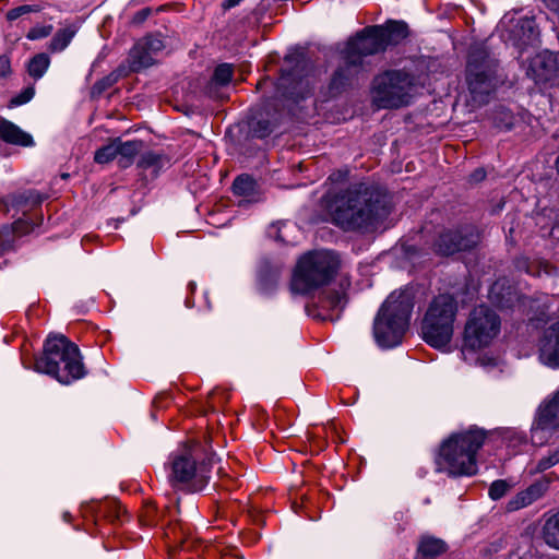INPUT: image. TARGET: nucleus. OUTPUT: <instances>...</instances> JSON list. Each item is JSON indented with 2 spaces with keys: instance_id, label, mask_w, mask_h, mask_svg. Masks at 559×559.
<instances>
[{
  "instance_id": "24",
  "label": "nucleus",
  "mask_w": 559,
  "mask_h": 559,
  "mask_svg": "<svg viewBox=\"0 0 559 559\" xmlns=\"http://www.w3.org/2000/svg\"><path fill=\"white\" fill-rule=\"evenodd\" d=\"M546 489L547 485L543 483H535L531 485L528 488L519 492L508 502L507 510L516 511L532 504L544 495Z\"/></svg>"
},
{
  "instance_id": "28",
  "label": "nucleus",
  "mask_w": 559,
  "mask_h": 559,
  "mask_svg": "<svg viewBox=\"0 0 559 559\" xmlns=\"http://www.w3.org/2000/svg\"><path fill=\"white\" fill-rule=\"evenodd\" d=\"M75 33L76 29L73 26H67L58 29L48 43V50L50 52H60L64 50L75 36Z\"/></svg>"
},
{
  "instance_id": "11",
  "label": "nucleus",
  "mask_w": 559,
  "mask_h": 559,
  "mask_svg": "<svg viewBox=\"0 0 559 559\" xmlns=\"http://www.w3.org/2000/svg\"><path fill=\"white\" fill-rule=\"evenodd\" d=\"M480 239L481 236L477 227L465 225L440 234L435 243V251L441 255H451L474 249Z\"/></svg>"
},
{
  "instance_id": "2",
  "label": "nucleus",
  "mask_w": 559,
  "mask_h": 559,
  "mask_svg": "<svg viewBox=\"0 0 559 559\" xmlns=\"http://www.w3.org/2000/svg\"><path fill=\"white\" fill-rule=\"evenodd\" d=\"M486 437V431L476 427L449 436L439 448L437 471L454 477L475 475L478 469L476 455Z\"/></svg>"
},
{
  "instance_id": "31",
  "label": "nucleus",
  "mask_w": 559,
  "mask_h": 559,
  "mask_svg": "<svg viewBox=\"0 0 559 559\" xmlns=\"http://www.w3.org/2000/svg\"><path fill=\"white\" fill-rule=\"evenodd\" d=\"M45 199V195L35 190H27L14 195V205L23 211L29 210L39 205Z\"/></svg>"
},
{
  "instance_id": "5",
  "label": "nucleus",
  "mask_w": 559,
  "mask_h": 559,
  "mask_svg": "<svg viewBox=\"0 0 559 559\" xmlns=\"http://www.w3.org/2000/svg\"><path fill=\"white\" fill-rule=\"evenodd\" d=\"M413 299L407 292H393L380 308L373 323V334L381 347H394L402 342L408 328Z\"/></svg>"
},
{
  "instance_id": "7",
  "label": "nucleus",
  "mask_w": 559,
  "mask_h": 559,
  "mask_svg": "<svg viewBox=\"0 0 559 559\" xmlns=\"http://www.w3.org/2000/svg\"><path fill=\"white\" fill-rule=\"evenodd\" d=\"M457 312V302L453 296L441 294L429 304L421 321V335L430 346L443 349L453 335V325Z\"/></svg>"
},
{
  "instance_id": "45",
  "label": "nucleus",
  "mask_w": 559,
  "mask_h": 559,
  "mask_svg": "<svg viewBox=\"0 0 559 559\" xmlns=\"http://www.w3.org/2000/svg\"><path fill=\"white\" fill-rule=\"evenodd\" d=\"M486 177V173L484 169L479 168V169H476L472 175H471V180L474 181V182H479L481 180H484Z\"/></svg>"
},
{
  "instance_id": "48",
  "label": "nucleus",
  "mask_w": 559,
  "mask_h": 559,
  "mask_svg": "<svg viewBox=\"0 0 559 559\" xmlns=\"http://www.w3.org/2000/svg\"><path fill=\"white\" fill-rule=\"evenodd\" d=\"M544 2L550 10L559 12V0H544Z\"/></svg>"
},
{
  "instance_id": "33",
  "label": "nucleus",
  "mask_w": 559,
  "mask_h": 559,
  "mask_svg": "<svg viewBox=\"0 0 559 559\" xmlns=\"http://www.w3.org/2000/svg\"><path fill=\"white\" fill-rule=\"evenodd\" d=\"M492 119L495 126L502 130H511L518 122V118L504 107L497 109Z\"/></svg>"
},
{
  "instance_id": "46",
  "label": "nucleus",
  "mask_w": 559,
  "mask_h": 559,
  "mask_svg": "<svg viewBox=\"0 0 559 559\" xmlns=\"http://www.w3.org/2000/svg\"><path fill=\"white\" fill-rule=\"evenodd\" d=\"M3 237L4 235L0 236V253L12 248L11 241L9 239H4Z\"/></svg>"
},
{
  "instance_id": "26",
  "label": "nucleus",
  "mask_w": 559,
  "mask_h": 559,
  "mask_svg": "<svg viewBox=\"0 0 559 559\" xmlns=\"http://www.w3.org/2000/svg\"><path fill=\"white\" fill-rule=\"evenodd\" d=\"M382 33L384 38V47L386 48L389 45H396L401 40L407 37L408 27L404 22H392L388 24L385 27L379 26V31Z\"/></svg>"
},
{
  "instance_id": "16",
  "label": "nucleus",
  "mask_w": 559,
  "mask_h": 559,
  "mask_svg": "<svg viewBox=\"0 0 559 559\" xmlns=\"http://www.w3.org/2000/svg\"><path fill=\"white\" fill-rule=\"evenodd\" d=\"M511 23L509 39L515 47L523 50L537 44L539 32L534 19L520 17L515 21L512 20Z\"/></svg>"
},
{
  "instance_id": "9",
  "label": "nucleus",
  "mask_w": 559,
  "mask_h": 559,
  "mask_svg": "<svg viewBox=\"0 0 559 559\" xmlns=\"http://www.w3.org/2000/svg\"><path fill=\"white\" fill-rule=\"evenodd\" d=\"M500 331L498 314L487 306L473 309L465 324L464 344L472 349L488 346Z\"/></svg>"
},
{
  "instance_id": "51",
  "label": "nucleus",
  "mask_w": 559,
  "mask_h": 559,
  "mask_svg": "<svg viewBox=\"0 0 559 559\" xmlns=\"http://www.w3.org/2000/svg\"><path fill=\"white\" fill-rule=\"evenodd\" d=\"M68 177H69V175H68V174H62V178H63V179H66V178H68Z\"/></svg>"
},
{
  "instance_id": "10",
  "label": "nucleus",
  "mask_w": 559,
  "mask_h": 559,
  "mask_svg": "<svg viewBox=\"0 0 559 559\" xmlns=\"http://www.w3.org/2000/svg\"><path fill=\"white\" fill-rule=\"evenodd\" d=\"M207 473L209 467L205 462L198 467L191 455L182 454L176 456L171 463L169 481L175 489L200 491L207 484Z\"/></svg>"
},
{
  "instance_id": "29",
  "label": "nucleus",
  "mask_w": 559,
  "mask_h": 559,
  "mask_svg": "<svg viewBox=\"0 0 559 559\" xmlns=\"http://www.w3.org/2000/svg\"><path fill=\"white\" fill-rule=\"evenodd\" d=\"M543 538L548 546L559 549V512L545 522Z\"/></svg>"
},
{
  "instance_id": "12",
  "label": "nucleus",
  "mask_w": 559,
  "mask_h": 559,
  "mask_svg": "<svg viewBox=\"0 0 559 559\" xmlns=\"http://www.w3.org/2000/svg\"><path fill=\"white\" fill-rule=\"evenodd\" d=\"M379 26H369L348 39L343 53L354 64L362 66V58L385 50L384 38Z\"/></svg>"
},
{
  "instance_id": "34",
  "label": "nucleus",
  "mask_w": 559,
  "mask_h": 559,
  "mask_svg": "<svg viewBox=\"0 0 559 559\" xmlns=\"http://www.w3.org/2000/svg\"><path fill=\"white\" fill-rule=\"evenodd\" d=\"M117 143L116 139H114L107 145L102 146L95 152L94 160L97 164H107L117 158Z\"/></svg>"
},
{
  "instance_id": "35",
  "label": "nucleus",
  "mask_w": 559,
  "mask_h": 559,
  "mask_svg": "<svg viewBox=\"0 0 559 559\" xmlns=\"http://www.w3.org/2000/svg\"><path fill=\"white\" fill-rule=\"evenodd\" d=\"M231 78L233 67L228 63L219 64L213 73V82L221 86L228 84Z\"/></svg>"
},
{
  "instance_id": "17",
  "label": "nucleus",
  "mask_w": 559,
  "mask_h": 559,
  "mask_svg": "<svg viewBox=\"0 0 559 559\" xmlns=\"http://www.w3.org/2000/svg\"><path fill=\"white\" fill-rule=\"evenodd\" d=\"M338 286L340 289L324 290L319 297V307L322 310H330L333 312L328 317L332 321L340 318L341 312L347 305L348 297L346 290L350 286L349 278L342 277L340 280Z\"/></svg>"
},
{
  "instance_id": "27",
  "label": "nucleus",
  "mask_w": 559,
  "mask_h": 559,
  "mask_svg": "<svg viewBox=\"0 0 559 559\" xmlns=\"http://www.w3.org/2000/svg\"><path fill=\"white\" fill-rule=\"evenodd\" d=\"M169 163L170 159L164 154L146 152L140 157L138 167L143 170L152 169L153 176H157L159 170L169 166Z\"/></svg>"
},
{
  "instance_id": "44",
  "label": "nucleus",
  "mask_w": 559,
  "mask_h": 559,
  "mask_svg": "<svg viewBox=\"0 0 559 559\" xmlns=\"http://www.w3.org/2000/svg\"><path fill=\"white\" fill-rule=\"evenodd\" d=\"M10 72V62L5 56H0V76H5Z\"/></svg>"
},
{
  "instance_id": "4",
  "label": "nucleus",
  "mask_w": 559,
  "mask_h": 559,
  "mask_svg": "<svg viewBox=\"0 0 559 559\" xmlns=\"http://www.w3.org/2000/svg\"><path fill=\"white\" fill-rule=\"evenodd\" d=\"M35 369L49 374L62 384H69L86 373L79 347L64 335H50L43 355L36 359Z\"/></svg>"
},
{
  "instance_id": "6",
  "label": "nucleus",
  "mask_w": 559,
  "mask_h": 559,
  "mask_svg": "<svg viewBox=\"0 0 559 559\" xmlns=\"http://www.w3.org/2000/svg\"><path fill=\"white\" fill-rule=\"evenodd\" d=\"M340 266L338 255L329 250L308 252L302 255L292 278V290L297 294H309L328 284Z\"/></svg>"
},
{
  "instance_id": "32",
  "label": "nucleus",
  "mask_w": 559,
  "mask_h": 559,
  "mask_svg": "<svg viewBox=\"0 0 559 559\" xmlns=\"http://www.w3.org/2000/svg\"><path fill=\"white\" fill-rule=\"evenodd\" d=\"M49 64L50 58L47 53H37L28 62V74L35 80L40 79L49 68Z\"/></svg>"
},
{
  "instance_id": "23",
  "label": "nucleus",
  "mask_w": 559,
  "mask_h": 559,
  "mask_svg": "<svg viewBox=\"0 0 559 559\" xmlns=\"http://www.w3.org/2000/svg\"><path fill=\"white\" fill-rule=\"evenodd\" d=\"M0 139L9 144L20 146H32L34 144L31 134L7 119H0Z\"/></svg>"
},
{
  "instance_id": "38",
  "label": "nucleus",
  "mask_w": 559,
  "mask_h": 559,
  "mask_svg": "<svg viewBox=\"0 0 559 559\" xmlns=\"http://www.w3.org/2000/svg\"><path fill=\"white\" fill-rule=\"evenodd\" d=\"M52 31L53 26L51 24L36 25L28 31V33L26 34V38L29 40L46 38L52 33Z\"/></svg>"
},
{
  "instance_id": "15",
  "label": "nucleus",
  "mask_w": 559,
  "mask_h": 559,
  "mask_svg": "<svg viewBox=\"0 0 559 559\" xmlns=\"http://www.w3.org/2000/svg\"><path fill=\"white\" fill-rule=\"evenodd\" d=\"M557 57L550 51H543L533 57L526 68V75L536 84H547L558 75Z\"/></svg>"
},
{
  "instance_id": "20",
  "label": "nucleus",
  "mask_w": 559,
  "mask_h": 559,
  "mask_svg": "<svg viewBox=\"0 0 559 559\" xmlns=\"http://www.w3.org/2000/svg\"><path fill=\"white\" fill-rule=\"evenodd\" d=\"M343 59L344 63L334 71L329 84V90L332 95H337L353 86L361 69L360 64L349 62L346 58V53H343Z\"/></svg>"
},
{
  "instance_id": "22",
  "label": "nucleus",
  "mask_w": 559,
  "mask_h": 559,
  "mask_svg": "<svg viewBox=\"0 0 559 559\" xmlns=\"http://www.w3.org/2000/svg\"><path fill=\"white\" fill-rule=\"evenodd\" d=\"M234 193L241 199L238 202L239 206H246L250 203L259 202L261 194L257 181L249 175L238 176L233 183Z\"/></svg>"
},
{
  "instance_id": "39",
  "label": "nucleus",
  "mask_w": 559,
  "mask_h": 559,
  "mask_svg": "<svg viewBox=\"0 0 559 559\" xmlns=\"http://www.w3.org/2000/svg\"><path fill=\"white\" fill-rule=\"evenodd\" d=\"M510 489V485L502 479L495 480L489 488V497L498 500L503 497Z\"/></svg>"
},
{
  "instance_id": "21",
  "label": "nucleus",
  "mask_w": 559,
  "mask_h": 559,
  "mask_svg": "<svg viewBox=\"0 0 559 559\" xmlns=\"http://www.w3.org/2000/svg\"><path fill=\"white\" fill-rule=\"evenodd\" d=\"M539 352L546 365L559 366V321L545 330L539 341Z\"/></svg>"
},
{
  "instance_id": "41",
  "label": "nucleus",
  "mask_w": 559,
  "mask_h": 559,
  "mask_svg": "<svg viewBox=\"0 0 559 559\" xmlns=\"http://www.w3.org/2000/svg\"><path fill=\"white\" fill-rule=\"evenodd\" d=\"M35 95V88L33 86L26 87L19 95L11 99V105L20 106L29 102Z\"/></svg>"
},
{
  "instance_id": "40",
  "label": "nucleus",
  "mask_w": 559,
  "mask_h": 559,
  "mask_svg": "<svg viewBox=\"0 0 559 559\" xmlns=\"http://www.w3.org/2000/svg\"><path fill=\"white\" fill-rule=\"evenodd\" d=\"M39 8L37 5H29L24 4L21 7L13 8L7 12V19L9 21H14L19 19L20 16L31 13V12H38Z\"/></svg>"
},
{
  "instance_id": "43",
  "label": "nucleus",
  "mask_w": 559,
  "mask_h": 559,
  "mask_svg": "<svg viewBox=\"0 0 559 559\" xmlns=\"http://www.w3.org/2000/svg\"><path fill=\"white\" fill-rule=\"evenodd\" d=\"M117 81V76L111 74L104 79L103 81H99L95 84V88H98L99 92L110 85H112Z\"/></svg>"
},
{
  "instance_id": "14",
  "label": "nucleus",
  "mask_w": 559,
  "mask_h": 559,
  "mask_svg": "<svg viewBox=\"0 0 559 559\" xmlns=\"http://www.w3.org/2000/svg\"><path fill=\"white\" fill-rule=\"evenodd\" d=\"M490 301L501 309H512L524 312L527 297L521 296L518 290L504 278L496 281L489 290Z\"/></svg>"
},
{
  "instance_id": "8",
  "label": "nucleus",
  "mask_w": 559,
  "mask_h": 559,
  "mask_svg": "<svg viewBox=\"0 0 559 559\" xmlns=\"http://www.w3.org/2000/svg\"><path fill=\"white\" fill-rule=\"evenodd\" d=\"M414 79L411 74L390 70L373 80L372 100L379 108H399L408 105Z\"/></svg>"
},
{
  "instance_id": "36",
  "label": "nucleus",
  "mask_w": 559,
  "mask_h": 559,
  "mask_svg": "<svg viewBox=\"0 0 559 559\" xmlns=\"http://www.w3.org/2000/svg\"><path fill=\"white\" fill-rule=\"evenodd\" d=\"M274 130V124L269 119H259L251 123V133L255 138H265Z\"/></svg>"
},
{
  "instance_id": "49",
  "label": "nucleus",
  "mask_w": 559,
  "mask_h": 559,
  "mask_svg": "<svg viewBox=\"0 0 559 559\" xmlns=\"http://www.w3.org/2000/svg\"><path fill=\"white\" fill-rule=\"evenodd\" d=\"M147 14H148V13H147V12H145V11L139 12V13L136 14V19H138L139 21H143V20L147 16Z\"/></svg>"
},
{
  "instance_id": "37",
  "label": "nucleus",
  "mask_w": 559,
  "mask_h": 559,
  "mask_svg": "<svg viewBox=\"0 0 559 559\" xmlns=\"http://www.w3.org/2000/svg\"><path fill=\"white\" fill-rule=\"evenodd\" d=\"M557 463H559V447L550 451L547 456L542 457L536 465V469L544 472Z\"/></svg>"
},
{
  "instance_id": "3",
  "label": "nucleus",
  "mask_w": 559,
  "mask_h": 559,
  "mask_svg": "<svg viewBox=\"0 0 559 559\" xmlns=\"http://www.w3.org/2000/svg\"><path fill=\"white\" fill-rule=\"evenodd\" d=\"M465 80L474 106L486 105L497 88L508 82L498 60L483 44L472 46L468 51Z\"/></svg>"
},
{
  "instance_id": "18",
  "label": "nucleus",
  "mask_w": 559,
  "mask_h": 559,
  "mask_svg": "<svg viewBox=\"0 0 559 559\" xmlns=\"http://www.w3.org/2000/svg\"><path fill=\"white\" fill-rule=\"evenodd\" d=\"M277 90L282 96L297 102L310 92V83L308 79L299 78L296 70H283Z\"/></svg>"
},
{
  "instance_id": "13",
  "label": "nucleus",
  "mask_w": 559,
  "mask_h": 559,
  "mask_svg": "<svg viewBox=\"0 0 559 559\" xmlns=\"http://www.w3.org/2000/svg\"><path fill=\"white\" fill-rule=\"evenodd\" d=\"M165 48L163 37L159 34L148 35L139 40L130 52L132 71L154 64V56Z\"/></svg>"
},
{
  "instance_id": "1",
  "label": "nucleus",
  "mask_w": 559,
  "mask_h": 559,
  "mask_svg": "<svg viewBox=\"0 0 559 559\" xmlns=\"http://www.w3.org/2000/svg\"><path fill=\"white\" fill-rule=\"evenodd\" d=\"M325 202L332 222L346 231H371L390 214L386 194L365 182L328 194Z\"/></svg>"
},
{
  "instance_id": "25",
  "label": "nucleus",
  "mask_w": 559,
  "mask_h": 559,
  "mask_svg": "<svg viewBox=\"0 0 559 559\" xmlns=\"http://www.w3.org/2000/svg\"><path fill=\"white\" fill-rule=\"evenodd\" d=\"M116 143L118 165L121 168L129 167L143 147V142L138 140L122 142L117 138Z\"/></svg>"
},
{
  "instance_id": "30",
  "label": "nucleus",
  "mask_w": 559,
  "mask_h": 559,
  "mask_svg": "<svg viewBox=\"0 0 559 559\" xmlns=\"http://www.w3.org/2000/svg\"><path fill=\"white\" fill-rule=\"evenodd\" d=\"M418 550L425 557L435 558L447 551V544L439 538L424 537L419 544Z\"/></svg>"
},
{
  "instance_id": "19",
  "label": "nucleus",
  "mask_w": 559,
  "mask_h": 559,
  "mask_svg": "<svg viewBox=\"0 0 559 559\" xmlns=\"http://www.w3.org/2000/svg\"><path fill=\"white\" fill-rule=\"evenodd\" d=\"M559 428V390L554 396L538 407L532 430H548Z\"/></svg>"
},
{
  "instance_id": "50",
  "label": "nucleus",
  "mask_w": 559,
  "mask_h": 559,
  "mask_svg": "<svg viewBox=\"0 0 559 559\" xmlns=\"http://www.w3.org/2000/svg\"><path fill=\"white\" fill-rule=\"evenodd\" d=\"M405 252L409 253V254H413L415 252V250L412 247H406L405 248Z\"/></svg>"
},
{
  "instance_id": "47",
  "label": "nucleus",
  "mask_w": 559,
  "mask_h": 559,
  "mask_svg": "<svg viewBox=\"0 0 559 559\" xmlns=\"http://www.w3.org/2000/svg\"><path fill=\"white\" fill-rule=\"evenodd\" d=\"M508 559H533V556L530 551L520 555L519 552H512L509 555Z\"/></svg>"
},
{
  "instance_id": "42",
  "label": "nucleus",
  "mask_w": 559,
  "mask_h": 559,
  "mask_svg": "<svg viewBox=\"0 0 559 559\" xmlns=\"http://www.w3.org/2000/svg\"><path fill=\"white\" fill-rule=\"evenodd\" d=\"M32 228L29 227L28 223L22 219L14 222V224L12 225V231L20 235L26 234Z\"/></svg>"
}]
</instances>
